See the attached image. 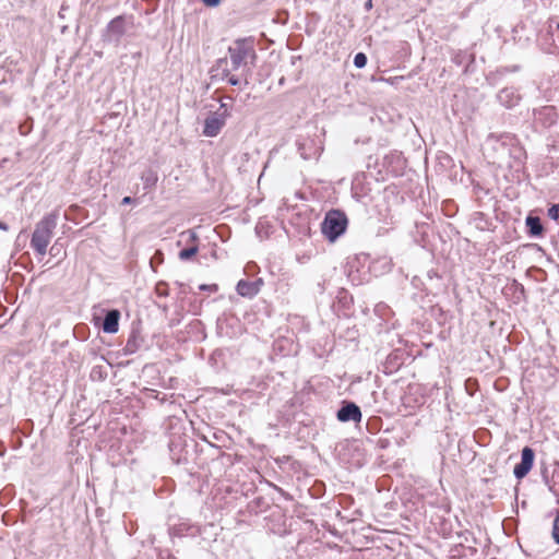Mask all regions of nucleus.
Returning <instances> with one entry per match:
<instances>
[{
    "label": "nucleus",
    "mask_w": 559,
    "mask_h": 559,
    "mask_svg": "<svg viewBox=\"0 0 559 559\" xmlns=\"http://www.w3.org/2000/svg\"><path fill=\"white\" fill-rule=\"evenodd\" d=\"M228 64L231 70H241L242 73H250L251 67L255 66L258 55L255 51V38L253 36L236 38L227 49ZM245 84L248 85V74L245 78Z\"/></svg>",
    "instance_id": "f257e3e1"
},
{
    "label": "nucleus",
    "mask_w": 559,
    "mask_h": 559,
    "mask_svg": "<svg viewBox=\"0 0 559 559\" xmlns=\"http://www.w3.org/2000/svg\"><path fill=\"white\" fill-rule=\"evenodd\" d=\"M59 214L51 212L46 214L36 225L31 238V247L39 255H45L47 247L57 227Z\"/></svg>",
    "instance_id": "f03ea898"
},
{
    "label": "nucleus",
    "mask_w": 559,
    "mask_h": 559,
    "mask_svg": "<svg viewBox=\"0 0 559 559\" xmlns=\"http://www.w3.org/2000/svg\"><path fill=\"white\" fill-rule=\"evenodd\" d=\"M348 219L341 210H330L321 224L322 234L330 241H335L347 228Z\"/></svg>",
    "instance_id": "7ed1b4c3"
},
{
    "label": "nucleus",
    "mask_w": 559,
    "mask_h": 559,
    "mask_svg": "<svg viewBox=\"0 0 559 559\" xmlns=\"http://www.w3.org/2000/svg\"><path fill=\"white\" fill-rule=\"evenodd\" d=\"M133 25V17L126 15H118L112 19L106 26L103 39L104 41L118 45L126 34L128 26Z\"/></svg>",
    "instance_id": "20e7f679"
},
{
    "label": "nucleus",
    "mask_w": 559,
    "mask_h": 559,
    "mask_svg": "<svg viewBox=\"0 0 559 559\" xmlns=\"http://www.w3.org/2000/svg\"><path fill=\"white\" fill-rule=\"evenodd\" d=\"M336 418L341 423H360L362 413L360 407L355 402L344 400L341 403V407L336 412Z\"/></svg>",
    "instance_id": "39448f33"
},
{
    "label": "nucleus",
    "mask_w": 559,
    "mask_h": 559,
    "mask_svg": "<svg viewBox=\"0 0 559 559\" xmlns=\"http://www.w3.org/2000/svg\"><path fill=\"white\" fill-rule=\"evenodd\" d=\"M233 71L234 70L228 67L227 57H223L215 61L210 72L212 73V78L219 76L221 80H227L230 85L237 86L240 84V79L236 75H233Z\"/></svg>",
    "instance_id": "423d86ee"
},
{
    "label": "nucleus",
    "mask_w": 559,
    "mask_h": 559,
    "mask_svg": "<svg viewBox=\"0 0 559 559\" xmlns=\"http://www.w3.org/2000/svg\"><path fill=\"white\" fill-rule=\"evenodd\" d=\"M504 144L509 145V150L507 151V155L514 162V164L510 163V167L520 166L526 159V152L523 146L520 144L516 135H506L502 139Z\"/></svg>",
    "instance_id": "0eeeda50"
},
{
    "label": "nucleus",
    "mask_w": 559,
    "mask_h": 559,
    "mask_svg": "<svg viewBox=\"0 0 559 559\" xmlns=\"http://www.w3.org/2000/svg\"><path fill=\"white\" fill-rule=\"evenodd\" d=\"M535 459L534 450L530 447H524L521 452V462L514 466L513 474L515 478H524L533 467Z\"/></svg>",
    "instance_id": "6e6552de"
},
{
    "label": "nucleus",
    "mask_w": 559,
    "mask_h": 559,
    "mask_svg": "<svg viewBox=\"0 0 559 559\" xmlns=\"http://www.w3.org/2000/svg\"><path fill=\"white\" fill-rule=\"evenodd\" d=\"M225 114L211 112L204 120L203 134L209 138L216 136L225 126Z\"/></svg>",
    "instance_id": "1a4fd4ad"
},
{
    "label": "nucleus",
    "mask_w": 559,
    "mask_h": 559,
    "mask_svg": "<svg viewBox=\"0 0 559 559\" xmlns=\"http://www.w3.org/2000/svg\"><path fill=\"white\" fill-rule=\"evenodd\" d=\"M199 534V526L190 523L189 521H180L169 527V535L171 537L197 536Z\"/></svg>",
    "instance_id": "9d476101"
},
{
    "label": "nucleus",
    "mask_w": 559,
    "mask_h": 559,
    "mask_svg": "<svg viewBox=\"0 0 559 559\" xmlns=\"http://www.w3.org/2000/svg\"><path fill=\"white\" fill-rule=\"evenodd\" d=\"M262 284L261 278L253 282L240 280L237 283L236 290L242 297L253 298L260 292Z\"/></svg>",
    "instance_id": "9b49d317"
},
{
    "label": "nucleus",
    "mask_w": 559,
    "mask_h": 559,
    "mask_svg": "<svg viewBox=\"0 0 559 559\" xmlns=\"http://www.w3.org/2000/svg\"><path fill=\"white\" fill-rule=\"evenodd\" d=\"M144 345V337L141 335L138 329H132L130 332L127 343L122 348V353L126 356L133 355Z\"/></svg>",
    "instance_id": "f8f14e48"
},
{
    "label": "nucleus",
    "mask_w": 559,
    "mask_h": 559,
    "mask_svg": "<svg viewBox=\"0 0 559 559\" xmlns=\"http://www.w3.org/2000/svg\"><path fill=\"white\" fill-rule=\"evenodd\" d=\"M535 119L543 127L549 128L557 122V112L554 106H544L535 111Z\"/></svg>",
    "instance_id": "ddd939ff"
},
{
    "label": "nucleus",
    "mask_w": 559,
    "mask_h": 559,
    "mask_svg": "<svg viewBox=\"0 0 559 559\" xmlns=\"http://www.w3.org/2000/svg\"><path fill=\"white\" fill-rule=\"evenodd\" d=\"M120 312L117 309L107 311L103 320L102 329L105 333H116L119 329Z\"/></svg>",
    "instance_id": "4468645a"
},
{
    "label": "nucleus",
    "mask_w": 559,
    "mask_h": 559,
    "mask_svg": "<svg viewBox=\"0 0 559 559\" xmlns=\"http://www.w3.org/2000/svg\"><path fill=\"white\" fill-rule=\"evenodd\" d=\"M506 135H513L512 133H490L487 138V143L491 144L492 148L499 153L501 156L507 155V151L509 150V145L502 140Z\"/></svg>",
    "instance_id": "2eb2a0df"
},
{
    "label": "nucleus",
    "mask_w": 559,
    "mask_h": 559,
    "mask_svg": "<svg viewBox=\"0 0 559 559\" xmlns=\"http://www.w3.org/2000/svg\"><path fill=\"white\" fill-rule=\"evenodd\" d=\"M497 98L501 105H503L507 108H512L518 105L520 100V96L514 92L513 88L506 87L501 90Z\"/></svg>",
    "instance_id": "dca6fc26"
},
{
    "label": "nucleus",
    "mask_w": 559,
    "mask_h": 559,
    "mask_svg": "<svg viewBox=\"0 0 559 559\" xmlns=\"http://www.w3.org/2000/svg\"><path fill=\"white\" fill-rule=\"evenodd\" d=\"M526 226L528 228V234L533 237L542 236L544 231V227L542 221L538 216L528 215L525 219Z\"/></svg>",
    "instance_id": "f3484780"
},
{
    "label": "nucleus",
    "mask_w": 559,
    "mask_h": 559,
    "mask_svg": "<svg viewBox=\"0 0 559 559\" xmlns=\"http://www.w3.org/2000/svg\"><path fill=\"white\" fill-rule=\"evenodd\" d=\"M141 180L143 182V188L145 190L153 189L156 186L157 180H158V176H157L156 170H154L153 168L145 169L141 174Z\"/></svg>",
    "instance_id": "a211bd4d"
},
{
    "label": "nucleus",
    "mask_w": 559,
    "mask_h": 559,
    "mask_svg": "<svg viewBox=\"0 0 559 559\" xmlns=\"http://www.w3.org/2000/svg\"><path fill=\"white\" fill-rule=\"evenodd\" d=\"M299 155L305 159H311L317 155V148L313 147V141L298 142Z\"/></svg>",
    "instance_id": "6ab92c4d"
},
{
    "label": "nucleus",
    "mask_w": 559,
    "mask_h": 559,
    "mask_svg": "<svg viewBox=\"0 0 559 559\" xmlns=\"http://www.w3.org/2000/svg\"><path fill=\"white\" fill-rule=\"evenodd\" d=\"M198 245H192L188 248H185L182 249L180 252H179V259L181 261H187V260H190L192 257H194L197 253H198Z\"/></svg>",
    "instance_id": "aec40b11"
},
{
    "label": "nucleus",
    "mask_w": 559,
    "mask_h": 559,
    "mask_svg": "<svg viewBox=\"0 0 559 559\" xmlns=\"http://www.w3.org/2000/svg\"><path fill=\"white\" fill-rule=\"evenodd\" d=\"M91 378L92 380H105L107 378V372L103 369L102 366H95L93 367L91 371Z\"/></svg>",
    "instance_id": "412c9836"
},
{
    "label": "nucleus",
    "mask_w": 559,
    "mask_h": 559,
    "mask_svg": "<svg viewBox=\"0 0 559 559\" xmlns=\"http://www.w3.org/2000/svg\"><path fill=\"white\" fill-rule=\"evenodd\" d=\"M367 64V56L364 52H358L354 57V66L358 69L364 68Z\"/></svg>",
    "instance_id": "4be33fe9"
},
{
    "label": "nucleus",
    "mask_w": 559,
    "mask_h": 559,
    "mask_svg": "<svg viewBox=\"0 0 559 559\" xmlns=\"http://www.w3.org/2000/svg\"><path fill=\"white\" fill-rule=\"evenodd\" d=\"M180 237L181 238L187 237V242H192L193 245H197V242L199 240L198 234L192 229L181 233Z\"/></svg>",
    "instance_id": "5701e85b"
},
{
    "label": "nucleus",
    "mask_w": 559,
    "mask_h": 559,
    "mask_svg": "<svg viewBox=\"0 0 559 559\" xmlns=\"http://www.w3.org/2000/svg\"><path fill=\"white\" fill-rule=\"evenodd\" d=\"M551 536L554 540L559 545V514H557L554 519Z\"/></svg>",
    "instance_id": "b1692460"
},
{
    "label": "nucleus",
    "mask_w": 559,
    "mask_h": 559,
    "mask_svg": "<svg viewBox=\"0 0 559 559\" xmlns=\"http://www.w3.org/2000/svg\"><path fill=\"white\" fill-rule=\"evenodd\" d=\"M155 290L159 297H166L168 295L167 284L164 282L157 283Z\"/></svg>",
    "instance_id": "393cba45"
},
{
    "label": "nucleus",
    "mask_w": 559,
    "mask_h": 559,
    "mask_svg": "<svg viewBox=\"0 0 559 559\" xmlns=\"http://www.w3.org/2000/svg\"><path fill=\"white\" fill-rule=\"evenodd\" d=\"M547 215H548L549 218L557 221L559 218V205L558 204H552L548 209Z\"/></svg>",
    "instance_id": "a878e982"
},
{
    "label": "nucleus",
    "mask_w": 559,
    "mask_h": 559,
    "mask_svg": "<svg viewBox=\"0 0 559 559\" xmlns=\"http://www.w3.org/2000/svg\"><path fill=\"white\" fill-rule=\"evenodd\" d=\"M222 0H202V3L209 8H216L221 4Z\"/></svg>",
    "instance_id": "bb28decb"
},
{
    "label": "nucleus",
    "mask_w": 559,
    "mask_h": 559,
    "mask_svg": "<svg viewBox=\"0 0 559 559\" xmlns=\"http://www.w3.org/2000/svg\"><path fill=\"white\" fill-rule=\"evenodd\" d=\"M217 114H225L224 119L229 116V110L227 104L221 103L219 109L216 111Z\"/></svg>",
    "instance_id": "cd10ccee"
},
{
    "label": "nucleus",
    "mask_w": 559,
    "mask_h": 559,
    "mask_svg": "<svg viewBox=\"0 0 559 559\" xmlns=\"http://www.w3.org/2000/svg\"><path fill=\"white\" fill-rule=\"evenodd\" d=\"M201 290H206V289H210V290H213V292H216L217 290V285H201L199 287Z\"/></svg>",
    "instance_id": "c85d7f7f"
},
{
    "label": "nucleus",
    "mask_w": 559,
    "mask_h": 559,
    "mask_svg": "<svg viewBox=\"0 0 559 559\" xmlns=\"http://www.w3.org/2000/svg\"><path fill=\"white\" fill-rule=\"evenodd\" d=\"M135 200L131 197H124L122 200H121V204L122 205H129V204H132Z\"/></svg>",
    "instance_id": "c756f323"
},
{
    "label": "nucleus",
    "mask_w": 559,
    "mask_h": 559,
    "mask_svg": "<svg viewBox=\"0 0 559 559\" xmlns=\"http://www.w3.org/2000/svg\"><path fill=\"white\" fill-rule=\"evenodd\" d=\"M0 229H1V230H4V231L9 230V226H8V224H7V223H4V222H2V221H0Z\"/></svg>",
    "instance_id": "7c9ffc66"
},
{
    "label": "nucleus",
    "mask_w": 559,
    "mask_h": 559,
    "mask_svg": "<svg viewBox=\"0 0 559 559\" xmlns=\"http://www.w3.org/2000/svg\"><path fill=\"white\" fill-rule=\"evenodd\" d=\"M372 8V0H367L366 3H365V9L367 11L371 10Z\"/></svg>",
    "instance_id": "2f4dec72"
},
{
    "label": "nucleus",
    "mask_w": 559,
    "mask_h": 559,
    "mask_svg": "<svg viewBox=\"0 0 559 559\" xmlns=\"http://www.w3.org/2000/svg\"><path fill=\"white\" fill-rule=\"evenodd\" d=\"M453 61H454V62H456L457 64H460V63H461V58H459V57L456 56V57H454Z\"/></svg>",
    "instance_id": "473e14b6"
},
{
    "label": "nucleus",
    "mask_w": 559,
    "mask_h": 559,
    "mask_svg": "<svg viewBox=\"0 0 559 559\" xmlns=\"http://www.w3.org/2000/svg\"><path fill=\"white\" fill-rule=\"evenodd\" d=\"M453 61H454V62H456L457 64H460V63H461V58H459V57L456 56V57H454Z\"/></svg>",
    "instance_id": "72a5a7b5"
},
{
    "label": "nucleus",
    "mask_w": 559,
    "mask_h": 559,
    "mask_svg": "<svg viewBox=\"0 0 559 559\" xmlns=\"http://www.w3.org/2000/svg\"><path fill=\"white\" fill-rule=\"evenodd\" d=\"M52 252H57V249H55V246H52V247L50 248V253H52Z\"/></svg>",
    "instance_id": "f704fd0d"
},
{
    "label": "nucleus",
    "mask_w": 559,
    "mask_h": 559,
    "mask_svg": "<svg viewBox=\"0 0 559 559\" xmlns=\"http://www.w3.org/2000/svg\"><path fill=\"white\" fill-rule=\"evenodd\" d=\"M52 252H57V249H55V246H52V247L50 248V253H52Z\"/></svg>",
    "instance_id": "c9c22d12"
}]
</instances>
